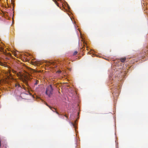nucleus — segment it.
Wrapping results in <instances>:
<instances>
[{"mask_svg":"<svg viewBox=\"0 0 148 148\" xmlns=\"http://www.w3.org/2000/svg\"><path fill=\"white\" fill-rule=\"evenodd\" d=\"M1 146V141H0V146Z\"/></svg>","mask_w":148,"mask_h":148,"instance_id":"nucleus-15","label":"nucleus"},{"mask_svg":"<svg viewBox=\"0 0 148 148\" xmlns=\"http://www.w3.org/2000/svg\"><path fill=\"white\" fill-rule=\"evenodd\" d=\"M77 51H75L73 53V55H76V54H77Z\"/></svg>","mask_w":148,"mask_h":148,"instance_id":"nucleus-9","label":"nucleus"},{"mask_svg":"<svg viewBox=\"0 0 148 148\" xmlns=\"http://www.w3.org/2000/svg\"><path fill=\"white\" fill-rule=\"evenodd\" d=\"M53 88L51 85H50L46 88V93L49 97H50L53 93Z\"/></svg>","mask_w":148,"mask_h":148,"instance_id":"nucleus-1","label":"nucleus"},{"mask_svg":"<svg viewBox=\"0 0 148 148\" xmlns=\"http://www.w3.org/2000/svg\"><path fill=\"white\" fill-rule=\"evenodd\" d=\"M54 2H55V4L58 6H58V3L56 1V0H55L54 1Z\"/></svg>","mask_w":148,"mask_h":148,"instance_id":"nucleus-10","label":"nucleus"},{"mask_svg":"<svg viewBox=\"0 0 148 148\" xmlns=\"http://www.w3.org/2000/svg\"><path fill=\"white\" fill-rule=\"evenodd\" d=\"M4 47L2 46H0V51H3Z\"/></svg>","mask_w":148,"mask_h":148,"instance_id":"nucleus-7","label":"nucleus"},{"mask_svg":"<svg viewBox=\"0 0 148 148\" xmlns=\"http://www.w3.org/2000/svg\"><path fill=\"white\" fill-rule=\"evenodd\" d=\"M126 58H121L120 60L121 62H124L125 61Z\"/></svg>","mask_w":148,"mask_h":148,"instance_id":"nucleus-5","label":"nucleus"},{"mask_svg":"<svg viewBox=\"0 0 148 148\" xmlns=\"http://www.w3.org/2000/svg\"><path fill=\"white\" fill-rule=\"evenodd\" d=\"M11 1L12 2V3H13L14 2V0H11Z\"/></svg>","mask_w":148,"mask_h":148,"instance_id":"nucleus-12","label":"nucleus"},{"mask_svg":"<svg viewBox=\"0 0 148 148\" xmlns=\"http://www.w3.org/2000/svg\"><path fill=\"white\" fill-rule=\"evenodd\" d=\"M46 105L48 106L54 112H56L57 114H58V115H60V114L59 113H58V112H57L56 111V109L55 108H53L51 107L50 106H49L47 104H46Z\"/></svg>","mask_w":148,"mask_h":148,"instance_id":"nucleus-3","label":"nucleus"},{"mask_svg":"<svg viewBox=\"0 0 148 148\" xmlns=\"http://www.w3.org/2000/svg\"><path fill=\"white\" fill-rule=\"evenodd\" d=\"M31 63L32 65H36L37 64V63L36 62H33L32 61L31 62Z\"/></svg>","mask_w":148,"mask_h":148,"instance_id":"nucleus-6","label":"nucleus"},{"mask_svg":"<svg viewBox=\"0 0 148 148\" xmlns=\"http://www.w3.org/2000/svg\"><path fill=\"white\" fill-rule=\"evenodd\" d=\"M65 116L66 117H67V116L66 115H65Z\"/></svg>","mask_w":148,"mask_h":148,"instance_id":"nucleus-16","label":"nucleus"},{"mask_svg":"<svg viewBox=\"0 0 148 148\" xmlns=\"http://www.w3.org/2000/svg\"><path fill=\"white\" fill-rule=\"evenodd\" d=\"M25 78L23 79V82L26 84L27 85V80H30L32 79V78L31 77V75L29 73H27L25 76Z\"/></svg>","mask_w":148,"mask_h":148,"instance_id":"nucleus-2","label":"nucleus"},{"mask_svg":"<svg viewBox=\"0 0 148 148\" xmlns=\"http://www.w3.org/2000/svg\"><path fill=\"white\" fill-rule=\"evenodd\" d=\"M15 87H17V88H22L20 85L18 83H16L15 84Z\"/></svg>","mask_w":148,"mask_h":148,"instance_id":"nucleus-4","label":"nucleus"},{"mask_svg":"<svg viewBox=\"0 0 148 148\" xmlns=\"http://www.w3.org/2000/svg\"><path fill=\"white\" fill-rule=\"evenodd\" d=\"M28 70L29 71H31V72H32L33 71V69L31 68H29Z\"/></svg>","mask_w":148,"mask_h":148,"instance_id":"nucleus-11","label":"nucleus"},{"mask_svg":"<svg viewBox=\"0 0 148 148\" xmlns=\"http://www.w3.org/2000/svg\"><path fill=\"white\" fill-rule=\"evenodd\" d=\"M3 64L0 61V64L1 65H3Z\"/></svg>","mask_w":148,"mask_h":148,"instance_id":"nucleus-13","label":"nucleus"},{"mask_svg":"<svg viewBox=\"0 0 148 148\" xmlns=\"http://www.w3.org/2000/svg\"><path fill=\"white\" fill-rule=\"evenodd\" d=\"M39 82V81L38 80H36V81H35V82L34 83V85H37V84H38V83Z\"/></svg>","mask_w":148,"mask_h":148,"instance_id":"nucleus-8","label":"nucleus"},{"mask_svg":"<svg viewBox=\"0 0 148 148\" xmlns=\"http://www.w3.org/2000/svg\"><path fill=\"white\" fill-rule=\"evenodd\" d=\"M58 72L59 73H60L61 72V71H58Z\"/></svg>","mask_w":148,"mask_h":148,"instance_id":"nucleus-14","label":"nucleus"}]
</instances>
